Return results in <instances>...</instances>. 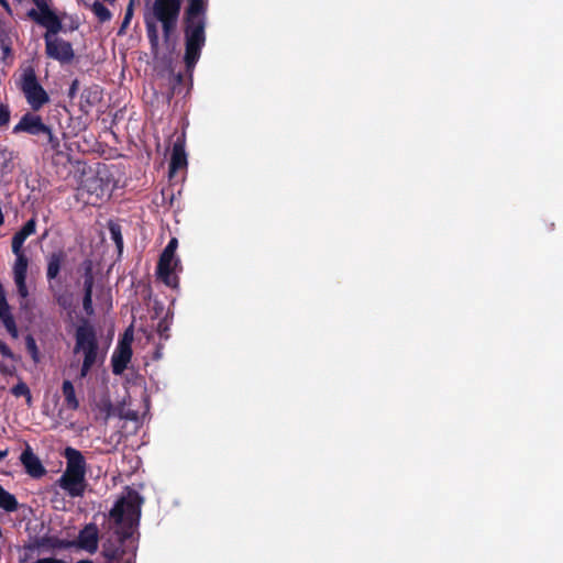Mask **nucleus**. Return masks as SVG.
<instances>
[{"label":"nucleus","instance_id":"nucleus-1","mask_svg":"<svg viewBox=\"0 0 563 563\" xmlns=\"http://www.w3.org/2000/svg\"><path fill=\"white\" fill-rule=\"evenodd\" d=\"M143 503L144 499L139 492L126 487L125 494L110 510L109 518L115 526L118 544L110 542L103 544L102 554L109 562L122 560L125 554H131L132 547L136 545L131 539L139 527Z\"/></svg>","mask_w":563,"mask_h":563},{"label":"nucleus","instance_id":"nucleus-2","mask_svg":"<svg viewBox=\"0 0 563 563\" xmlns=\"http://www.w3.org/2000/svg\"><path fill=\"white\" fill-rule=\"evenodd\" d=\"M73 180L74 197L82 206H97L109 192L108 166L96 157L73 161Z\"/></svg>","mask_w":563,"mask_h":563},{"label":"nucleus","instance_id":"nucleus-3","mask_svg":"<svg viewBox=\"0 0 563 563\" xmlns=\"http://www.w3.org/2000/svg\"><path fill=\"white\" fill-rule=\"evenodd\" d=\"M206 11L203 0H188L184 15V63L190 79L206 44Z\"/></svg>","mask_w":563,"mask_h":563},{"label":"nucleus","instance_id":"nucleus-4","mask_svg":"<svg viewBox=\"0 0 563 563\" xmlns=\"http://www.w3.org/2000/svg\"><path fill=\"white\" fill-rule=\"evenodd\" d=\"M75 345L73 353L81 356L78 378L82 379L95 367H99L106 360L107 352L100 346L97 330L87 318H79L75 329Z\"/></svg>","mask_w":563,"mask_h":563},{"label":"nucleus","instance_id":"nucleus-5","mask_svg":"<svg viewBox=\"0 0 563 563\" xmlns=\"http://www.w3.org/2000/svg\"><path fill=\"white\" fill-rule=\"evenodd\" d=\"M177 246L178 240L172 238L163 250L156 267L158 279L170 288H178L179 286V278L174 274L178 266H180L179 258L175 257Z\"/></svg>","mask_w":563,"mask_h":563},{"label":"nucleus","instance_id":"nucleus-6","mask_svg":"<svg viewBox=\"0 0 563 563\" xmlns=\"http://www.w3.org/2000/svg\"><path fill=\"white\" fill-rule=\"evenodd\" d=\"M81 273V312L77 314V320L79 318H87L90 321V318L95 316V308L92 303V294L95 288V276H93V265L90 260L84 261L79 268Z\"/></svg>","mask_w":563,"mask_h":563},{"label":"nucleus","instance_id":"nucleus-7","mask_svg":"<svg viewBox=\"0 0 563 563\" xmlns=\"http://www.w3.org/2000/svg\"><path fill=\"white\" fill-rule=\"evenodd\" d=\"M21 89L31 108L35 111H37L49 100L48 95L38 84L35 71L32 67L24 69L22 75Z\"/></svg>","mask_w":563,"mask_h":563},{"label":"nucleus","instance_id":"nucleus-8","mask_svg":"<svg viewBox=\"0 0 563 563\" xmlns=\"http://www.w3.org/2000/svg\"><path fill=\"white\" fill-rule=\"evenodd\" d=\"M62 27H52L46 31L44 38L46 44V54L49 58H54L60 63L70 60V44L58 37Z\"/></svg>","mask_w":563,"mask_h":563},{"label":"nucleus","instance_id":"nucleus-9","mask_svg":"<svg viewBox=\"0 0 563 563\" xmlns=\"http://www.w3.org/2000/svg\"><path fill=\"white\" fill-rule=\"evenodd\" d=\"M66 254L63 252L53 253L49 257L48 266H47V277L51 282V289L54 291L57 302L65 309L68 308L69 302L66 294L62 291V285L59 280H57V275L60 268L62 263L65 261Z\"/></svg>","mask_w":563,"mask_h":563},{"label":"nucleus","instance_id":"nucleus-10","mask_svg":"<svg viewBox=\"0 0 563 563\" xmlns=\"http://www.w3.org/2000/svg\"><path fill=\"white\" fill-rule=\"evenodd\" d=\"M88 465L82 453L73 449V498L81 497L88 488L86 474Z\"/></svg>","mask_w":563,"mask_h":563},{"label":"nucleus","instance_id":"nucleus-11","mask_svg":"<svg viewBox=\"0 0 563 563\" xmlns=\"http://www.w3.org/2000/svg\"><path fill=\"white\" fill-rule=\"evenodd\" d=\"M99 530L96 523L86 525L78 533L77 538L73 539V549L86 551L93 554L98 550Z\"/></svg>","mask_w":563,"mask_h":563},{"label":"nucleus","instance_id":"nucleus-12","mask_svg":"<svg viewBox=\"0 0 563 563\" xmlns=\"http://www.w3.org/2000/svg\"><path fill=\"white\" fill-rule=\"evenodd\" d=\"M131 340H122L119 342L117 349L111 356V367L114 375H121L128 367L132 358Z\"/></svg>","mask_w":563,"mask_h":563},{"label":"nucleus","instance_id":"nucleus-13","mask_svg":"<svg viewBox=\"0 0 563 563\" xmlns=\"http://www.w3.org/2000/svg\"><path fill=\"white\" fill-rule=\"evenodd\" d=\"M21 463L25 467L26 473L35 478L42 477L46 471L40 461V459L33 453L32 449L29 444H26V448L24 452L21 454Z\"/></svg>","mask_w":563,"mask_h":563},{"label":"nucleus","instance_id":"nucleus-14","mask_svg":"<svg viewBox=\"0 0 563 563\" xmlns=\"http://www.w3.org/2000/svg\"><path fill=\"white\" fill-rule=\"evenodd\" d=\"M180 0H155L153 13L156 20L166 18H178L180 12Z\"/></svg>","mask_w":563,"mask_h":563},{"label":"nucleus","instance_id":"nucleus-15","mask_svg":"<svg viewBox=\"0 0 563 563\" xmlns=\"http://www.w3.org/2000/svg\"><path fill=\"white\" fill-rule=\"evenodd\" d=\"M187 167V155L185 152V137L178 136L173 144L172 157L169 162V173L174 174L179 169Z\"/></svg>","mask_w":563,"mask_h":563},{"label":"nucleus","instance_id":"nucleus-16","mask_svg":"<svg viewBox=\"0 0 563 563\" xmlns=\"http://www.w3.org/2000/svg\"><path fill=\"white\" fill-rule=\"evenodd\" d=\"M102 90L99 86H92L85 89L80 95L79 110L84 114H89L91 109L101 101Z\"/></svg>","mask_w":563,"mask_h":563},{"label":"nucleus","instance_id":"nucleus-17","mask_svg":"<svg viewBox=\"0 0 563 563\" xmlns=\"http://www.w3.org/2000/svg\"><path fill=\"white\" fill-rule=\"evenodd\" d=\"M29 16L36 21L42 26L46 27V31H49L52 27H62V23L59 19L49 10V8L45 9H32L29 11Z\"/></svg>","mask_w":563,"mask_h":563},{"label":"nucleus","instance_id":"nucleus-18","mask_svg":"<svg viewBox=\"0 0 563 563\" xmlns=\"http://www.w3.org/2000/svg\"><path fill=\"white\" fill-rule=\"evenodd\" d=\"M14 131H24L32 134L49 132L48 128L42 123L41 118L38 115L33 114H25L20 121V123L14 128Z\"/></svg>","mask_w":563,"mask_h":563},{"label":"nucleus","instance_id":"nucleus-19","mask_svg":"<svg viewBox=\"0 0 563 563\" xmlns=\"http://www.w3.org/2000/svg\"><path fill=\"white\" fill-rule=\"evenodd\" d=\"M146 35L151 45V53L153 58L157 60L159 58V38L157 25L153 20H145Z\"/></svg>","mask_w":563,"mask_h":563},{"label":"nucleus","instance_id":"nucleus-20","mask_svg":"<svg viewBox=\"0 0 563 563\" xmlns=\"http://www.w3.org/2000/svg\"><path fill=\"white\" fill-rule=\"evenodd\" d=\"M35 232V221L33 219L29 220L23 228L16 232L12 239V250L13 252H18L22 249L24 240Z\"/></svg>","mask_w":563,"mask_h":563},{"label":"nucleus","instance_id":"nucleus-21","mask_svg":"<svg viewBox=\"0 0 563 563\" xmlns=\"http://www.w3.org/2000/svg\"><path fill=\"white\" fill-rule=\"evenodd\" d=\"M0 319L3 322V324H4L5 329L8 330V332L14 339H16L18 335H19L18 334V329H16L13 316L10 312V306L8 303L3 305V306H0Z\"/></svg>","mask_w":563,"mask_h":563},{"label":"nucleus","instance_id":"nucleus-22","mask_svg":"<svg viewBox=\"0 0 563 563\" xmlns=\"http://www.w3.org/2000/svg\"><path fill=\"white\" fill-rule=\"evenodd\" d=\"M16 255V262L14 265V279L26 278L27 258L23 254L22 249L18 252H13Z\"/></svg>","mask_w":563,"mask_h":563},{"label":"nucleus","instance_id":"nucleus-23","mask_svg":"<svg viewBox=\"0 0 563 563\" xmlns=\"http://www.w3.org/2000/svg\"><path fill=\"white\" fill-rule=\"evenodd\" d=\"M90 9L100 23L108 22L112 18V13L110 12V10L99 0H96L90 5Z\"/></svg>","mask_w":563,"mask_h":563},{"label":"nucleus","instance_id":"nucleus-24","mask_svg":"<svg viewBox=\"0 0 563 563\" xmlns=\"http://www.w3.org/2000/svg\"><path fill=\"white\" fill-rule=\"evenodd\" d=\"M0 507L7 511H14L18 508V503L13 495L4 490L0 486Z\"/></svg>","mask_w":563,"mask_h":563},{"label":"nucleus","instance_id":"nucleus-25","mask_svg":"<svg viewBox=\"0 0 563 563\" xmlns=\"http://www.w3.org/2000/svg\"><path fill=\"white\" fill-rule=\"evenodd\" d=\"M108 228H109V232H110L112 241L115 243V246H117L119 253H121L123 250V236H122V232H121V225L115 222L110 221L108 224Z\"/></svg>","mask_w":563,"mask_h":563},{"label":"nucleus","instance_id":"nucleus-26","mask_svg":"<svg viewBox=\"0 0 563 563\" xmlns=\"http://www.w3.org/2000/svg\"><path fill=\"white\" fill-rule=\"evenodd\" d=\"M97 408L99 415L104 420H108L111 416H113L115 410L109 397L101 398L97 404Z\"/></svg>","mask_w":563,"mask_h":563},{"label":"nucleus","instance_id":"nucleus-27","mask_svg":"<svg viewBox=\"0 0 563 563\" xmlns=\"http://www.w3.org/2000/svg\"><path fill=\"white\" fill-rule=\"evenodd\" d=\"M64 454H65V457L67 459V464H66L65 472H64L62 478L59 479V484L63 488L70 490V454H71L70 446L65 449Z\"/></svg>","mask_w":563,"mask_h":563},{"label":"nucleus","instance_id":"nucleus-28","mask_svg":"<svg viewBox=\"0 0 563 563\" xmlns=\"http://www.w3.org/2000/svg\"><path fill=\"white\" fill-rule=\"evenodd\" d=\"M178 18H166L163 20H158L162 23L163 26V37L164 41L167 43L169 42L170 35L176 29Z\"/></svg>","mask_w":563,"mask_h":563},{"label":"nucleus","instance_id":"nucleus-29","mask_svg":"<svg viewBox=\"0 0 563 563\" xmlns=\"http://www.w3.org/2000/svg\"><path fill=\"white\" fill-rule=\"evenodd\" d=\"M12 394L16 397L19 396H25L26 398V402L27 405H31L32 402V396H31V393H30V389L29 387L26 386V384L20 382L19 384H16L13 388H12Z\"/></svg>","mask_w":563,"mask_h":563},{"label":"nucleus","instance_id":"nucleus-30","mask_svg":"<svg viewBox=\"0 0 563 563\" xmlns=\"http://www.w3.org/2000/svg\"><path fill=\"white\" fill-rule=\"evenodd\" d=\"M133 7H134V1L130 0V3L125 10L124 19H123L120 30L118 32L119 35H122L125 33V30L129 26L131 19L133 16V10H134Z\"/></svg>","mask_w":563,"mask_h":563},{"label":"nucleus","instance_id":"nucleus-31","mask_svg":"<svg viewBox=\"0 0 563 563\" xmlns=\"http://www.w3.org/2000/svg\"><path fill=\"white\" fill-rule=\"evenodd\" d=\"M184 81V75L181 73L174 74L172 73V81H170V95L180 93V86Z\"/></svg>","mask_w":563,"mask_h":563},{"label":"nucleus","instance_id":"nucleus-32","mask_svg":"<svg viewBox=\"0 0 563 563\" xmlns=\"http://www.w3.org/2000/svg\"><path fill=\"white\" fill-rule=\"evenodd\" d=\"M156 330L161 339L167 340L169 338L170 322L167 317L158 321Z\"/></svg>","mask_w":563,"mask_h":563},{"label":"nucleus","instance_id":"nucleus-33","mask_svg":"<svg viewBox=\"0 0 563 563\" xmlns=\"http://www.w3.org/2000/svg\"><path fill=\"white\" fill-rule=\"evenodd\" d=\"M42 545L48 547L52 549H56V548L60 549V548H68L70 545V543L68 541L59 540L57 538H47V539L43 540Z\"/></svg>","mask_w":563,"mask_h":563},{"label":"nucleus","instance_id":"nucleus-34","mask_svg":"<svg viewBox=\"0 0 563 563\" xmlns=\"http://www.w3.org/2000/svg\"><path fill=\"white\" fill-rule=\"evenodd\" d=\"M25 343H26V349L31 353L33 361L35 363H37L40 361V354H38V350H37L35 340L33 339L32 335H27L25 338Z\"/></svg>","mask_w":563,"mask_h":563},{"label":"nucleus","instance_id":"nucleus-35","mask_svg":"<svg viewBox=\"0 0 563 563\" xmlns=\"http://www.w3.org/2000/svg\"><path fill=\"white\" fill-rule=\"evenodd\" d=\"M18 291L21 297L25 298L27 296V288L25 285V278L22 279H15Z\"/></svg>","mask_w":563,"mask_h":563},{"label":"nucleus","instance_id":"nucleus-36","mask_svg":"<svg viewBox=\"0 0 563 563\" xmlns=\"http://www.w3.org/2000/svg\"><path fill=\"white\" fill-rule=\"evenodd\" d=\"M9 110L5 106L0 104V125L7 124L9 121Z\"/></svg>","mask_w":563,"mask_h":563},{"label":"nucleus","instance_id":"nucleus-37","mask_svg":"<svg viewBox=\"0 0 563 563\" xmlns=\"http://www.w3.org/2000/svg\"><path fill=\"white\" fill-rule=\"evenodd\" d=\"M63 391L67 401H70V382L65 380L63 384Z\"/></svg>","mask_w":563,"mask_h":563},{"label":"nucleus","instance_id":"nucleus-38","mask_svg":"<svg viewBox=\"0 0 563 563\" xmlns=\"http://www.w3.org/2000/svg\"><path fill=\"white\" fill-rule=\"evenodd\" d=\"M0 353L7 357H12L10 349L0 340Z\"/></svg>","mask_w":563,"mask_h":563},{"label":"nucleus","instance_id":"nucleus-39","mask_svg":"<svg viewBox=\"0 0 563 563\" xmlns=\"http://www.w3.org/2000/svg\"><path fill=\"white\" fill-rule=\"evenodd\" d=\"M34 563H67V562L64 561V560H57V559L48 558V559L37 560Z\"/></svg>","mask_w":563,"mask_h":563},{"label":"nucleus","instance_id":"nucleus-40","mask_svg":"<svg viewBox=\"0 0 563 563\" xmlns=\"http://www.w3.org/2000/svg\"><path fill=\"white\" fill-rule=\"evenodd\" d=\"M137 545H133L130 558L124 563H135Z\"/></svg>","mask_w":563,"mask_h":563},{"label":"nucleus","instance_id":"nucleus-41","mask_svg":"<svg viewBox=\"0 0 563 563\" xmlns=\"http://www.w3.org/2000/svg\"><path fill=\"white\" fill-rule=\"evenodd\" d=\"M7 298H5V291H4V288L2 286V284L0 283V306H3V305H7Z\"/></svg>","mask_w":563,"mask_h":563},{"label":"nucleus","instance_id":"nucleus-42","mask_svg":"<svg viewBox=\"0 0 563 563\" xmlns=\"http://www.w3.org/2000/svg\"><path fill=\"white\" fill-rule=\"evenodd\" d=\"M38 9L48 8L46 0H32Z\"/></svg>","mask_w":563,"mask_h":563},{"label":"nucleus","instance_id":"nucleus-43","mask_svg":"<svg viewBox=\"0 0 563 563\" xmlns=\"http://www.w3.org/2000/svg\"><path fill=\"white\" fill-rule=\"evenodd\" d=\"M78 407V400L75 396V393L73 391V410H75Z\"/></svg>","mask_w":563,"mask_h":563},{"label":"nucleus","instance_id":"nucleus-44","mask_svg":"<svg viewBox=\"0 0 563 563\" xmlns=\"http://www.w3.org/2000/svg\"><path fill=\"white\" fill-rule=\"evenodd\" d=\"M77 85H78V81L77 80H73V86H71V89H73V97L75 96V92L77 90Z\"/></svg>","mask_w":563,"mask_h":563},{"label":"nucleus","instance_id":"nucleus-45","mask_svg":"<svg viewBox=\"0 0 563 563\" xmlns=\"http://www.w3.org/2000/svg\"><path fill=\"white\" fill-rule=\"evenodd\" d=\"M7 454H8L7 450L0 451V460L3 459L4 456H7Z\"/></svg>","mask_w":563,"mask_h":563},{"label":"nucleus","instance_id":"nucleus-46","mask_svg":"<svg viewBox=\"0 0 563 563\" xmlns=\"http://www.w3.org/2000/svg\"><path fill=\"white\" fill-rule=\"evenodd\" d=\"M0 3H1L3 7L8 8V3H7V1H5V0H0Z\"/></svg>","mask_w":563,"mask_h":563}]
</instances>
